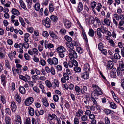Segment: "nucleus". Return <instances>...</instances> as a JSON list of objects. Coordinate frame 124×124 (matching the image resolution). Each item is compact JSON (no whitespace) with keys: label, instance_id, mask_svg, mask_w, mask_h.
Wrapping results in <instances>:
<instances>
[{"label":"nucleus","instance_id":"f257e3e1","mask_svg":"<svg viewBox=\"0 0 124 124\" xmlns=\"http://www.w3.org/2000/svg\"><path fill=\"white\" fill-rule=\"evenodd\" d=\"M48 63L51 65H57L58 63V61L57 58L53 57L52 58H49L47 60Z\"/></svg>","mask_w":124,"mask_h":124},{"label":"nucleus","instance_id":"f03ea898","mask_svg":"<svg viewBox=\"0 0 124 124\" xmlns=\"http://www.w3.org/2000/svg\"><path fill=\"white\" fill-rule=\"evenodd\" d=\"M69 56L70 59L73 58H77L78 55L76 52L73 49L69 50Z\"/></svg>","mask_w":124,"mask_h":124},{"label":"nucleus","instance_id":"7ed1b4c3","mask_svg":"<svg viewBox=\"0 0 124 124\" xmlns=\"http://www.w3.org/2000/svg\"><path fill=\"white\" fill-rule=\"evenodd\" d=\"M51 21L49 18L47 17L44 20L42 21L43 24L46 27L49 28L50 26Z\"/></svg>","mask_w":124,"mask_h":124},{"label":"nucleus","instance_id":"20e7f679","mask_svg":"<svg viewBox=\"0 0 124 124\" xmlns=\"http://www.w3.org/2000/svg\"><path fill=\"white\" fill-rule=\"evenodd\" d=\"M69 76L66 73H63V77L61 79V80L62 83H64L66 82V81H68L69 79Z\"/></svg>","mask_w":124,"mask_h":124},{"label":"nucleus","instance_id":"39448f33","mask_svg":"<svg viewBox=\"0 0 124 124\" xmlns=\"http://www.w3.org/2000/svg\"><path fill=\"white\" fill-rule=\"evenodd\" d=\"M34 101L32 97H29L25 101V104L26 106H29Z\"/></svg>","mask_w":124,"mask_h":124},{"label":"nucleus","instance_id":"423d86ee","mask_svg":"<svg viewBox=\"0 0 124 124\" xmlns=\"http://www.w3.org/2000/svg\"><path fill=\"white\" fill-rule=\"evenodd\" d=\"M63 23L66 28H69L71 26V22L66 19H65L64 20Z\"/></svg>","mask_w":124,"mask_h":124},{"label":"nucleus","instance_id":"0eeeda50","mask_svg":"<svg viewBox=\"0 0 124 124\" xmlns=\"http://www.w3.org/2000/svg\"><path fill=\"white\" fill-rule=\"evenodd\" d=\"M89 73L88 72L85 71L81 73V77L84 79H87L89 78Z\"/></svg>","mask_w":124,"mask_h":124},{"label":"nucleus","instance_id":"6e6552de","mask_svg":"<svg viewBox=\"0 0 124 124\" xmlns=\"http://www.w3.org/2000/svg\"><path fill=\"white\" fill-rule=\"evenodd\" d=\"M22 121L21 117L19 115L16 116L15 120V124H21Z\"/></svg>","mask_w":124,"mask_h":124},{"label":"nucleus","instance_id":"1a4fd4ad","mask_svg":"<svg viewBox=\"0 0 124 124\" xmlns=\"http://www.w3.org/2000/svg\"><path fill=\"white\" fill-rule=\"evenodd\" d=\"M57 118V116L54 114L52 115L49 114L48 115V119L50 121H52L53 119L55 120Z\"/></svg>","mask_w":124,"mask_h":124},{"label":"nucleus","instance_id":"9d476101","mask_svg":"<svg viewBox=\"0 0 124 124\" xmlns=\"http://www.w3.org/2000/svg\"><path fill=\"white\" fill-rule=\"evenodd\" d=\"M11 109L12 112H15L16 109L17 107L16 104L14 101L11 102Z\"/></svg>","mask_w":124,"mask_h":124},{"label":"nucleus","instance_id":"9b49d317","mask_svg":"<svg viewBox=\"0 0 124 124\" xmlns=\"http://www.w3.org/2000/svg\"><path fill=\"white\" fill-rule=\"evenodd\" d=\"M83 114V111L80 109L78 110V111L75 114L76 116L80 118Z\"/></svg>","mask_w":124,"mask_h":124},{"label":"nucleus","instance_id":"f8f14e48","mask_svg":"<svg viewBox=\"0 0 124 124\" xmlns=\"http://www.w3.org/2000/svg\"><path fill=\"white\" fill-rule=\"evenodd\" d=\"M0 77L1 83L5 86L6 85V76L2 74L1 76Z\"/></svg>","mask_w":124,"mask_h":124},{"label":"nucleus","instance_id":"ddd939ff","mask_svg":"<svg viewBox=\"0 0 124 124\" xmlns=\"http://www.w3.org/2000/svg\"><path fill=\"white\" fill-rule=\"evenodd\" d=\"M107 67L109 69H111L112 68L113 66V62L109 61H108Z\"/></svg>","mask_w":124,"mask_h":124},{"label":"nucleus","instance_id":"4468645a","mask_svg":"<svg viewBox=\"0 0 124 124\" xmlns=\"http://www.w3.org/2000/svg\"><path fill=\"white\" fill-rule=\"evenodd\" d=\"M57 50L59 53L61 52H65L66 51V49L62 46L58 47L57 48Z\"/></svg>","mask_w":124,"mask_h":124},{"label":"nucleus","instance_id":"2eb2a0df","mask_svg":"<svg viewBox=\"0 0 124 124\" xmlns=\"http://www.w3.org/2000/svg\"><path fill=\"white\" fill-rule=\"evenodd\" d=\"M83 9V5L82 3L81 2H79L78 5L77 9V11L78 13H80Z\"/></svg>","mask_w":124,"mask_h":124},{"label":"nucleus","instance_id":"dca6fc26","mask_svg":"<svg viewBox=\"0 0 124 124\" xmlns=\"http://www.w3.org/2000/svg\"><path fill=\"white\" fill-rule=\"evenodd\" d=\"M12 13L14 15L16 16H18L20 14V13L19 11L17 9L15 8H12L11 10Z\"/></svg>","mask_w":124,"mask_h":124},{"label":"nucleus","instance_id":"f3484780","mask_svg":"<svg viewBox=\"0 0 124 124\" xmlns=\"http://www.w3.org/2000/svg\"><path fill=\"white\" fill-rule=\"evenodd\" d=\"M29 114L31 116H33L34 114V109L32 107H29L28 108Z\"/></svg>","mask_w":124,"mask_h":124},{"label":"nucleus","instance_id":"a211bd4d","mask_svg":"<svg viewBox=\"0 0 124 124\" xmlns=\"http://www.w3.org/2000/svg\"><path fill=\"white\" fill-rule=\"evenodd\" d=\"M90 67L88 63L85 64L84 65V71L88 72L90 71Z\"/></svg>","mask_w":124,"mask_h":124},{"label":"nucleus","instance_id":"6ab92c4d","mask_svg":"<svg viewBox=\"0 0 124 124\" xmlns=\"http://www.w3.org/2000/svg\"><path fill=\"white\" fill-rule=\"evenodd\" d=\"M15 98V100L18 103L21 102V98L18 93H17L16 94Z\"/></svg>","mask_w":124,"mask_h":124},{"label":"nucleus","instance_id":"aec40b11","mask_svg":"<svg viewBox=\"0 0 124 124\" xmlns=\"http://www.w3.org/2000/svg\"><path fill=\"white\" fill-rule=\"evenodd\" d=\"M96 5L97 6L95 9L98 12H99L101 8L102 7V5L101 3H98Z\"/></svg>","mask_w":124,"mask_h":124},{"label":"nucleus","instance_id":"412c9836","mask_svg":"<svg viewBox=\"0 0 124 124\" xmlns=\"http://www.w3.org/2000/svg\"><path fill=\"white\" fill-rule=\"evenodd\" d=\"M19 90L20 93L22 94H24L25 93V90L23 86H20L19 88Z\"/></svg>","mask_w":124,"mask_h":124},{"label":"nucleus","instance_id":"4be33fe9","mask_svg":"<svg viewBox=\"0 0 124 124\" xmlns=\"http://www.w3.org/2000/svg\"><path fill=\"white\" fill-rule=\"evenodd\" d=\"M54 84V85H53V88H55L57 87H58L59 86V83L58 80L56 79H54V82L52 83V84H53V83Z\"/></svg>","mask_w":124,"mask_h":124},{"label":"nucleus","instance_id":"5701e85b","mask_svg":"<svg viewBox=\"0 0 124 124\" xmlns=\"http://www.w3.org/2000/svg\"><path fill=\"white\" fill-rule=\"evenodd\" d=\"M87 91V88L86 86H83L81 89V93L84 94L86 93Z\"/></svg>","mask_w":124,"mask_h":124},{"label":"nucleus","instance_id":"b1692460","mask_svg":"<svg viewBox=\"0 0 124 124\" xmlns=\"http://www.w3.org/2000/svg\"><path fill=\"white\" fill-rule=\"evenodd\" d=\"M101 30L100 28H98L97 30V34L99 38H102V34L101 33Z\"/></svg>","mask_w":124,"mask_h":124},{"label":"nucleus","instance_id":"393cba45","mask_svg":"<svg viewBox=\"0 0 124 124\" xmlns=\"http://www.w3.org/2000/svg\"><path fill=\"white\" fill-rule=\"evenodd\" d=\"M50 18L51 20L54 22H56L58 20L57 17L54 15H52L50 17Z\"/></svg>","mask_w":124,"mask_h":124},{"label":"nucleus","instance_id":"a878e982","mask_svg":"<svg viewBox=\"0 0 124 124\" xmlns=\"http://www.w3.org/2000/svg\"><path fill=\"white\" fill-rule=\"evenodd\" d=\"M49 34L50 36L54 39H57L58 37L52 31H50L49 32Z\"/></svg>","mask_w":124,"mask_h":124},{"label":"nucleus","instance_id":"bb28decb","mask_svg":"<svg viewBox=\"0 0 124 124\" xmlns=\"http://www.w3.org/2000/svg\"><path fill=\"white\" fill-rule=\"evenodd\" d=\"M121 62H122V63H120L119 67L117 68L119 69L122 71L124 70V65L123 63V61H121Z\"/></svg>","mask_w":124,"mask_h":124},{"label":"nucleus","instance_id":"cd10ccee","mask_svg":"<svg viewBox=\"0 0 124 124\" xmlns=\"http://www.w3.org/2000/svg\"><path fill=\"white\" fill-rule=\"evenodd\" d=\"M97 4V3L95 1H92L91 2L90 7L92 9V10L94 9V8L96 7Z\"/></svg>","mask_w":124,"mask_h":124},{"label":"nucleus","instance_id":"c85d7f7f","mask_svg":"<svg viewBox=\"0 0 124 124\" xmlns=\"http://www.w3.org/2000/svg\"><path fill=\"white\" fill-rule=\"evenodd\" d=\"M40 4L39 3H36L34 6L35 10L37 11H39L40 8Z\"/></svg>","mask_w":124,"mask_h":124},{"label":"nucleus","instance_id":"c756f323","mask_svg":"<svg viewBox=\"0 0 124 124\" xmlns=\"http://www.w3.org/2000/svg\"><path fill=\"white\" fill-rule=\"evenodd\" d=\"M99 95H100L99 94H98V93L96 92L95 91H93L91 93V97H94L95 98H96Z\"/></svg>","mask_w":124,"mask_h":124},{"label":"nucleus","instance_id":"7c9ffc66","mask_svg":"<svg viewBox=\"0 0 124 124\" xmlns=\"http://www.w3.org/2000/svg\"><path fill=\"white\" fill-rule=\"evenodd\" d=\"M75 89L77 93H78L77 94V95H79V92L81 91V89L78 86L76 85L75 87Z\"/></svg>","mask_w":124,"mask_h":124},{"label":"nucleus","instance_id":"2f4dec72","mask_svg":"<svg viewBox=\"0 0 124 124\" xmlns=\"http://www.w3.org/2000/svg\"><path fill=\"white\" fill-rule=\"evenodd\" d=\"M20 5L21 6V7L25 10H26L27 9V8H26L25 5L24 4V3L23 2V0H20Z\"/></svg>","mask_w":124,"mask_h":124},{"label":"nucleus","instance_id":"473e14b6","mask_svg":"<svg viewBox=\"0 0 124 124\" xmlns=\"http://www.w3.org/2000/svg\"><path fill=\"white\" fill-rule=\"evenodd\" d=\"M88 34L90 37H93L94 35V30L92 29H90L88 32Z\"/></svg>","mask_w":124,"mask_h":124},{"label":"nucleus","instance_id":"72a5a7b5","mask_svg":"<svg viewBox=\"0 0 124 124\" xmlns=\"http://www.w3.org/2000/svg\"><path fill=\"white\" fill-rule=\"evenodd\" d=\"M66 45L68 46L69 48L68 51L71 50H72L74 49L73 46L72 44H70L66 42L65 43Z\"/></svg>","mask_w":124,"mask_h":124},{"label":"nucleus","instance_id":"f704fd0d","mask_svg":"<svg viewBox=\"0 0 124 124\" xmlns=\"http://www.w3.org/2000/svg\"><path fill=\"white\" fill-rule=\"evenodd\" d=\"M30 36L29 34L27 33L24 34V40L25 42H28V38Z\"/></svg>","mask_w":124,"mask_h":124},{"label":"nucleus","instance_id":"c9c22d12","mask_svg":"<svg viewBox=\"0 0 124 124\" xmlns=\"http://www.w3.org/2000/svg\"><path fill=\"white\" fill-rule=\"evenodd\" d=\"M45 83L47 87L49 88L51 87L52 86V84L48 80H47L45 81Z\"/></svg>","mask_w":124,"mask_h":124},{"label":"nucleus","instance_id":"e433bc0d","mask_svg":"<svg viewBox=\"0 0 124 124\" xmlns=\"http://www.w3.org/2000/svg\"><path fill=\"white\" fill-rule=\"evenodd\" d=\"M104 111L107 115H108L111 113H113L114 112L113 111H112L110 110L107 109H105Z\"/></svg>","mask_w":124,"mask_h":124},{"label":"nucleus","instance_id":"4c0bfd02","mask_svg":"<svg viewBox=\"0 0 124 124\" xmlns=\"http://www.w3.org/2000/svg\"><path fill=\"white\" fill-rule=\"evenodd\" d=\"M52 3L49 4V11L50 12H52L54 10V8Z\"/></svg>","mask_w":124,"mask_h":124},{"label":"nucleus","instance_id":"58836bf2","mask_svg":"<svg viewBox=\"0 0 124 124\" xmlns=\"http://www.w3.org/2000/svg\"><path fill=\"white\" fill-rule=\"evenodd\" d=\"M43 105L46 107H47L49 105V104L47 100L43 99L42 101Z\"/></svg>","mask_w":124,"mask_h":124},{"label":"nucleus","instance_id":"ea45409f","mask_svg":"<svg viewBox=\"0 0 124 124\" xmlns=\"http://www.w3.org/2000/svg\"><path fill=\"white\" fill-rule=\"evenodd\" d=\"M19 78L20 79L23 80L26 82H28V80L26 79L25 78V76H24L22 75H20L19 76Z\"/></svg>","mask_w":124,"mask_h":124},{"label":"nucleus","instance_id":"a19ab883","mask_svg":"<svg viewBox=\"0 0 124 124\" xmlns=\"http://www.w3.org/2000/svg\"><path fill=\"white\" fill-rule=\"evenodd\" d=\"M19 19L22 26L23 27H25V23L22 17H19Z\"/></svg>","mask_w":124,"mask_h":124},{"label":"nucleus","instance_id":"79ce46f5","mask_svg":"<svg viewBox=\"0 0 124 124\" xmlns=\"http://www.w3.org/2000/svg\"><path fill=\"white\" fill-rule=\"evenodd\" d=\"M76 50L80 54L82 53L83 51V50L80 47H77Z\"/></svg>","mask_w":124,"mask_h":124},{"label":"nucleus","instance_id":"37998d69","mask_svg":"<svg viewBox=\"0 0 124 124\" xmlns=\"http://www.w3.org/2000/svg\"><path fill=\"white\" fill-rule=\"evenodd\" d=\"M110 107L113 109H115L116 108V105L113 102H111L110 104Z\"/></svg>","mask_w":124,"mask_h":124},{"label":"nucleus","instance_id":"c03bdc74","mask_svg":"<svg viewBox=\"0 0 124 124\" xmlns=\"http://www.w3.org/2000/svg\"><path fill=\"white\" fill-rule=\"evenodd\" d=\"M23 45H21V46H20V47L17 49V51L20 53L22 54L23 53Z\"/></svg>","mask_w":124,"mask_h":124},{"label":"nucleus","instance_id":"a18cd8bd","mask_svg":"<svg viewBox=\"0 0 124 124\" xmlns=\"http://www.w3.org/2000/svg\"><path fill=\"white\" fill-rule=\"evenodd\" d=\"M0 100L3 104L6 103V101L5 98V97L2 95L0 97Z\"/></svg>","mask_w":124,"mask_h":124},{"label":"nucleus","instance_id":"49530a36","mask_svg":"<svg viewBox=\"0 0 124 124\" xmlns=\"http://www.w3.org/2000/svg\"><path fill=\"white\" fill-rule=\"evenodd\" d=\"M64 38L66 40L69 42L71 41L72 40L71 38L67 35H66L64 37Z\"/></svg>","mask_w":124,"mask_h":124},{"label":"nucleus","instance_id":"de8ad7c7","mask_svg":"<svg viewBox=\"0 0 124 124\" xmlns=\"http://www.w3.org/2000/svg\"><path fill=\"white\" fill-rule=\"evenodd\" d=\"M53 100L54 101L57 102L59 99V97L58 95L55 94L54 95Z\"/></svg>","mask_w":124,"mask_h":124},{"label":"nucleus","instance_id":"09e8293b","mask_svg":"<svg viewBox=\"0 0 124 124\" xmlns=\"http://www.w3.org/2000/svg\"><path fill=\"white\" fill-rule=\"evenodd\" d=\"M28 42H25L23 44H22L23 46L26 49L28 48L29 46V45L28 43Z\"/></svg>","mask_w":124,"mask_h":124},{"label":"nucleus","instance_id":"8fccbe9b","mask_svg":"<svg viewBox=\"0 0 124 124\" xmlns=\"http://www.w3.org/2000/svg\"><path fill=\"white\" fill-rule=\"evenodd\" d=\"M98 49L100 50H102L104 47L102 43L101 42L99 43L98 44Z\"/></svg>","mask_w":124,"mask_h":124},{"label":"nucleus","instance_id":"3c124183","mask_svg":"<svg viewBox=\"0 0 124 124\" xmlns=\"http://www.w3.org/2000/svg\"><path fill=\"white\" fill-rule=\"evenodd\" d=\"M5 66L6 68L9 69H10V66L9 64V61L7 60H5Z\"/></svg>","mask_w":124,"mask_h":124},{"label":"nucleus","instance_id":"603ef678","mask_svg":"<svg viewBox=\"0 0 124 124\" xmlns=\"http://www.w3.org/2000/svg\"><path fill=\"white\" fill-rule=\"evenodd\" d=\"M54 45L50 43H48V46H47L46 48L47 49L48 48L50 49L54 47Z\"/></svg>","mask_w":124,"mask_h":124},{"label":"nucleus","instance_id":"864d4df0","mask_svg":"<svg viewBox=\"0 0 124 124\" xmlns=\"http://www.w3.org/2000/svg\"><path fill=\"white\" fill-rule=\"evenodd\" d=\"M32 51L34 54L36 55H38L39 52L38 49L35 48H34L32 49Z\"/></svg>","mask_w":124,"mask_h":124},{"label":"nucleus","instance_id":"5fc2aeb1","mask_svg":"<svg viewBox=\"0 0 124 124\" xmlns=\"http://www.w3.org/2000/svg\"><path fill=\"white\" fill-rule=\"evenodd\" d=\"M82 34L83 35V36L84 37V38L85 39V40L86 41V42H87L88 40L87 39L86 36V35L84 32V30H82Z\"/></svg>","mask_w":124,"mask_h":124},{"label":"nucleus","instance_id":"6e6d98bb","mask_svg":"<svg viewBox=\"0 0 124 124\" xmlns=\"http://www.w3.org/2000/svg\"><path fill=\"white\" fill-rule=\"evenodd\" d=\"M104 22L107 25L109 26L110 25V22L108 19L105 18L104 20Z\"/></svg>","mask_w":124,"mask_h":124},{"label":"nucleus","instance_id":"4d7b16f0","mask_svg":"<svg viewBox=\"0 0 124 124\" xmlns=\"http://www.w3.org/2000/svg\"><path fill=\"white\" fill-rule=\"evenodd\" d=\"M74 70L77 72H81V69L78 66H75L74 68Z\"/></svg>","mask_w":124,"mask_h":124},{"label":"nucleus","instance_id":"13d9d810","mask_svg":"<svg viewBox=\"0 0 124 124\" xmlns=\"http://www.w3.org/2000/svg\"><path fill=\"white\" fill-rule=\"evenodd\" d=\"M42 35L44 37L47 38L49 36V34L46 31H44L43 32Z\"/></svg>","mask_w":124,"mask_h":124},{"label":"nucleus","instance_id":"bf43d9fd","mask_svg":"<svg viewBox=\"0 0 124 124\" xmlns=\"http://www.w3.org/2000/svg\"><path fill=\"white\" fill-rule=\"evenodd\" d=\"M114 58L116 59H120L121 56L119 54L115 53L114 55Z\"/></svg>","mask_w":124,"mask_h":124},{"label":"nucleus","instance_id":"052dcab7","mask_svg":"<svg viewBox=\"0 0 124 124\" xmlns=\"http://www.w3.org/2000/svg\"><path fill=\"white\" fill-rule=\"evenodd\" d=\"M81 119L83 121H85L87 120V117L85 115H84L81 117Z\"/></svg>","mask_w":124,"mask_h":124},{"label":"nucleus","instance_id":"680f3d73","mask_svg":"<svg viewBox=\"0 0 124 124\" xmlns=\"http://www.w3.org/2000/svg\"><path fill=\"white\" fill-rule=\"evenodd\" d=\"M95 91L96 92L98 93V94H99V95H101L103 93L100 88L99 87Z\"/></svg>","mask_w":124,"mask_h":124},{"label":"nucleus","instance_id":"e2e57ef3","mask_svg":"<svg viewBox=\"0 0 124 124\" xmlns=\"http://www.w3.org/2000/svg\"><path fill=\"white\" fill-rule=\"evenodd\" d=\"M66 32V31L65 29H61L60 31V32L62 35H64Z\"/></svg>","mask_w":124,"mask_h":124},{"label":"nucleus","instance_id":"0e129e2a","mask_svg":"<svg viewBox=\"0 0 124 124\" xmlns=\"http://www.w3.org/2000/svg\"><path fill=\"white\" fill-rule=\"evenodd\" d=\"M74 122L75 124H79V119L76 117L74 118Z\"/></svg>","mask_w":124,"mask_h":124},{"label":"nucleus","instance_id":"69168bd1","mask_svg":"<svg viewBox=\"0 0 124 124\" xmlns=\"http://www.w3.org/2000/svg\"><path fill=\"white\" fill-rule=\"evenodd\" d=\"M104 119L105 124H109L110 121L108 117H105Z\"/></svg>","mask_w":124,"mask_h":124},{"label":"nucleus","instance_id":"338daca9","mask_svg":"<svg viewBox=\"0 0 124 124\" xmlns=\"http://www.w3.org/2000/svg\"><path fill=\"white\" fill-rule=\"evenodd\" d=\"M39 62L40 64L43 66L45 65L46 64V62L44 60H40Z\"/></svg>","mask_w":124,"mask_h":124},{"label":"nucleus","instance_id":"774afa93","mask_svg":"<svg viewBox=\"0 0 124 124\" xmlns=\"http://www.w3.org/2000/svg\"><path fill=\"white\" fill-rule=\"evenodd\" d=\"M24 124H31V120L30 118H28L26 119Z\"/></svg>","mask_w":124,"mask_h":124}]
</instances>
